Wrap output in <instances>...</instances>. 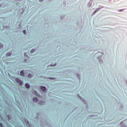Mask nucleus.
Here are the masks:
<instances>
[{
	"label": "nucleus",
	"instance_id": "obj_1",
	"mask_svg": "<svg viewBox=\"0 0 127 127\" xmlns=\"http://www.w3.org/2000/svg\"><path fill=\"white\" fill-rule=\"evenodd\" d=\"M15 81L16 82H17V83H19L20 86H22V84H23V82L20 80V79H19L18 78H15Z\"/></svg>",
	"mask_w": 127,
	"mask_h": 127
},
{
	"label": "nucleus",
	"instance_id": "obj_2",
	"mask_svg": "<svg viewBox=\"0 0 127 127\" xmlns=\"http://www.w3.org/2000/svg\"><path fill=\"white\" fill-rule=\"evenodd\" d=\"M33 100L34 101V102H35V103H38V102L39 101L38 100V99H37V98L36 97H34L33 98Z\"/></svg>",
	"mask_w": 127,
	"mask_h": 127
},
{
	"label": "nucleus",
	"instance_id": "obj_3",
	"mask_svg": "<svg viewBox=\"0 0 127 127\" xmlns=\"http://www.w3.org/2000/svg\"><path fill=\"white\" fill-rule=\"evenodd\" d=\"M41 91H43V92H44L46 91V87L44 86H41Z\"/></svg>",
	"mask_w": 127,
	"mask_h": 127
},
{
	"label": "nucleus",
	"instance_id": "obj_4",
	"mask_svg": "<svg viewBox=\"0 0 127 127\" xmlns=\"http://www.w3.org/2000/svg\"><path fill=\"white\" fill-rule=\"evenodd\" d=\"M100 9H101V8H97L93 13V15H94V14H95V13H96V12H98V11L100 10Z\"/></svg>",
	"mask_w": 127,
	"mask_h": 127
},
{
	"label": "nucleus",
	"instance_id": "obj_5",
	"mask_svg": "<svg viewBox=\"0 0 127 127\" xmlns=\"http://www.w3.org/2000/svg\"><path fill=\"white\" fill-rule=\"evenodd\" d=\"M25 86H26V88H27V89H29V88H30V85H29V84H28V83H26Z\"/></svg>",
	"mask_w": 127,
	"mask_h": 127
},
{
	"label": "nucleus",
	"instance_id": "obj_6",
	"mask_svg": "<svg viewBox=\"0 0 127 127\" xmlns=\"http://www.w3.org/2000/svg\"><path fill=\"white\" fill-rule=\"evenodd\" d=\"M20 75L21 76H24V71L23 70L20 71Z\"/></svg>",
	"mask_w": 127,
	"mask_h": 127
},
{
	"label": "nucleus",
	"instance_id": "obj_7",
	"mask_svg": "<svg viewBox=\"0 0 127 127\" xmlns=\"http://www.w3.org/2000/svg\"><path fill=\"white\" fill-rule=\"evenodd\" d=\"M45 103V102H43V101H41L39 103V104L40 105H44V104Z\"/></svg>",
	"mask_w": 127,
	"mask_h": 127
},
{
	"label": "nucleus",
	"instance_id": "obj_8",
	"mask_svg": "<svg viewBox=\"0 0 127 127\" xmlns=\"http://www.w3.org/2000/svg\"><path fill=\"white\" fill-rule=\"evenodd\" d=\"M35 50L32 49V50L31 51V52H30L31 54H32V53H33V52H35Z\"/></svg>",
	"mask_w": 127,
	"mask_h": 127
},
{
	"label": "nucleus",
	"instance_id": "obj_9",
	"mask_svg": "<svg viewBox=\"0 0 127 127\" xmlns=\"http://www.w3.org/2000/svg\"><path fill=\"white\" fill-rule=\"evenodd\" d=\"M10 55H11V54H10V53H7L6 54V56H10Z\"/></svg>",
	"mask_w": 127,
	"mask_h": 127
},
{
	"label": "nucleus",
	"instance_id": "obj_10",
	"mask_svg": "<svg viewBox=\"0 0 127 127\" xmlns=\"http://www.w3.org/2000/svg\"><path fill=\"white\" fill-rule=\"evenodd\" d=\"M28 77H29V78H30V77H31V74L29 73V74H28Z\"/></svg>",
	"mask_w": 127,
	"mask_h": 127
},
{
	"label": "nucleus",
	"instance_id": "obj_11",
	"mask_svg": "<svg viewBox=\"0 0 127 127\" xmlns=\"http://www.w3.org/2000/svg\"><path fill=\"white\" fill-rule=\"evenodd\" d=\"M24 34H26V31L25 30H24L23 31Z\"/></svg>",
	"mask_w": 127,
	"mask_h": 127
},
{
	"label": "nucleus",
	"instance_id": "obj_12",
	"mask_svg": "<svg viewBox=\"0 0 127 127\" xmlns=\"http://www.w3.org/2000/svg\"><path fill=\"white\" fill-rule=\"evenodd\" d=\"M0 127H3V126H2V124L0 123Z\"/></svg>",
	"mask_w": 127,
	"mask_h": 127
},
{
	"label": "nucleus",
	"instance_id": "obj_13",
	"mask_svg": "<svg viewBox=\"0 0 127 127\" xmlns=\"http://www.w3.org/2000/svg\"><path fill=\"white\" fill-rule=\"evenodd\" d=\"M34 93H35V94L36 95H37V92L34 91Z\"/></svg>",
	"mask_w": 127,
	"mask_h": 127
},
{
	"label": "nucleus",
	"instance_id": "obj_14",
	"mask_svg": "<svg viewBox=\"0 0 127 127\" xmlns=\"http://www.w3.org/2000/svg\"><path fill=\"white\" fill-rule=\"evenodd\" d=\"M121 126H123V122L121 123Z\"/></svg>",
	"mask_w": 127,
	"mask_h": 127
},
{
	"label": "nucleus",
	"instance_id": "obj_15",
	"mask_svg": "<svg viewBox=\"0 0 127 127\" xmlns=\"http://www.w3.org/2000/svg\"><path fill=\"white\" fill-rule=\"evenodd\" d=\"M40 1H43V0H39Z\"/></svg>",
	"mask_w": 127,
	"mask_h": 127
},
{
	"label": "nucleus",
	"instance_id": "obj_16",
	"mask_svg": "<svg viewBox=\"0 0 127 127\" xmlns=\"http://www.w3.org/2000/svg\"><path fill=\"white\" fill-rule=\"evenodd\" d=\"M7 117H8V118H9V115H8V116H7Z\"/></svg>",
	"mask_w": 127,
	"mask_h": 127
},
{
	"label": "nucleus",
	"instance_id": "obj_17",
	"mask_svg": "<svg viewBox=\"0 0 127 127\" xmlns=\"http://www.w3.org/2000/svg\"><path fill=\"white\" fill-rule=\"evenodd\" d=\"M80 100H81V99H82V97H80Z\"/></svg>",
	"mask_w": 127,
	"mask_h": 127
},
{
	"label": "nucleus",
	"instance_id": "obj_18",
	"mask_svg": "<svg viewBox=\"0 0 127 127\" xmlns=\"http://www.w3.org/2000/svg\"><path fill=\"white\" fill-rule=\"evenodd\" d=\"M25 61L26 62V60H25Z\"/></svg>",
	"mask_w": 127,
	"mask_h": 127
},
{
	"label": "nucleus",
	"instance_id": "obj_19",
	"mask_svg": "<svg viewBox=\"0 0 127 127\" xmlns=\"http://www.w3.org/2000/svg\"><path fill=\"white\" fill-rule=\"evenodd\" d=\"M122 11V10H120V11Z\"/></svg>",
	"mask_w": 127,
	"mask_h": 127
},
{
	"label": "nucleus",
	"instance_id": "obj_20",
	"mask_svg": "<svg viewBox=\"0 0 127 127\" xmlns=\"http://www.w3.org/2000/svg\"><path fill=\"white\" fill-rule=\"evenodd\" d=\"M27 124H28V122H27Z\"/></svg>",
	"mask_w": 127,
	"mask_h": 127
},
{
	"label": "nucleus",
	"instance_id": "obj_21",
	"mask_svg": "<svg viewBox=\"0 0 127 127\" xmlns=\"http://www.w3.org/2000/svg\"><path fill=\"white\" fill-rule=\"evenodd\" d=\"M24 55H25V53L24 54Z\"/></svg>",
	"mask_w": 127,
	"mask_h": 127
}]
</instances>
